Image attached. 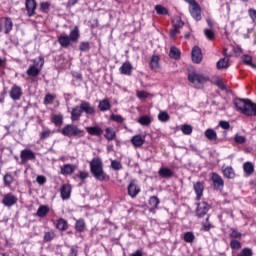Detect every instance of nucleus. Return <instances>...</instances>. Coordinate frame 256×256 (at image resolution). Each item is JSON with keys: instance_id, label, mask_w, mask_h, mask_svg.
Listing matches in <instances>:
<instances>
[{"instance_id": "obj_46", "label": "nucleus", "mask_w": 256, "mask_h": 256, "mask_svg": "<svg viewBox=\"0 0 256 256\" xmlns=\"http://www.w3.org/2000/svg\"><path fill=\"white\" fill-rule=\"evenodd\" d=\"M183 239L186 243H193L195 241V234L193 232H186Z\"/></svg>"}, {"instance_id": "obj_43", "label": "nucleus", "mask_w": 256, "mask_h": 256, "mask_svg": "<svg viewBox=\"0 0 256 256\" xmlns=\"http://www.w3.org/2000/svg\"><path fill=\"white\" fill-rule=\"evenodd\" d=\"M52 122L56 127H61V125H63V115H54L52 118Z\"/></svg>"}, {"instance_id": "obj_6", "label": "nucleus", "mask_w": 256, "mask_h": 256, "mask_svg": "<svg viewBox=\"0 0 256 256\" xmlns=\"http://www.w3.org/2000/svg\"><path fill=\"white\" fill-rule=\"evenodd\" d=\"M9 96L12 101H20L21 97H23V88L14 84L10 89Z\"/></svg>"}, {"instance_id": "obj_41", "label": "nucleus", "mask_w": 256, "mask_h": 256, "mask_svg": "<svg viewBox=\"0 0 256 256\" xmlns=\"http://www.w3.org/2000/svg\"><path fill=\"white\" fill-rule=\"evenodd\" d=\"M55 133V131H51L49 129H44L41 133H40V139L42 141H45V139H49V137H51V135H53Z\"/></svg>"}, {"instance_id": "obj_26", "label": "nucleus", "mask_w": 256, "mask_h": 256, "mask_svg": "<svg viewBox=\"0 0 256 256\" xmlns=\"http://www.w3.org/2000/svg\"><path fill=\"white\" fill-rule=\"evenodd\" d=\"M160 58L158 55H153L150 59L149 65L152 71H157L161 66L159 65Z\"/></svg>"}, {"instance_id": "obj_49", "label": "nucleus", "mask_w": 256, "mask_h": 256, "mask_svg": "<svg viewBox=\"0 0 256 256\" xmlns=\"http://www.w3.org/2000/svg\"><path fill=\"white\" fill-rule=\"evenodd\" d=\"M185 25V22L181 20V18H177L173 21V27L174 29H178L179 31L183 29V26Z\"/></svg>"}, {"instance_id": "obj_54", "label": "nucleus", "mask_w": 256, "mask_h": 256, "mask_svg": "<svg viewBox=\"0 0 256 256\" xmlns=\"http://www.w3.org/2000/svg\"><path fill=\"white\" fill-rule=\"evenodd\" d=\"M213 225L209 223V217L206 218V222L202 224V231H211Z\"/></svg>"}, {"instance_id": "obj_58", "label": "nucleus", "mask_w": 256, "mask_h": 256, "mask_svg": "<svg viewBox=\"0 0 256 256\" xmlns=\"http://www.w3.org/2000/svg\"><path fill=\"white\" fill-rule=\"evenodd\" d=\"M78 179H80V181H85V179H87L89 177V172L86 171H79L77 174Z\"/></svg>"}, {"instance_id": "obj_62", "label": "nucleus", "mask_w": 256, "mask_h": 256, "mask_svg": "<svg viewBox=\"0 0 256 256\" xmlns=\"http://www.w3.org/2000/svg\"><path fill=\"white\" fill-rule=\"evenodd\" d=\"M55 99V97H53V95L51 94H47L44 98V104L45 105H50V103H53V100Z\"/></svg>"}, {"instance_id": "obj_34", "label": "nucleus", "mask_w": 256, "mask_h": 256, "mask_svg": "<svg viewBox=\"0 0 256 256\" xmlns=\"http://www.w3.org/2000/svg\"><path fill=\"white\" fill-rule=\"evenodd\" d=\"M217 69H229L230 65L229 64V59L227 58H222L217 62Z\"/></svg>"}, {"instance_id": "obj_18", "label": "nucleus", "mask_w": 256, "mask_h": 256, "mask_svg": "<svg viewBox=\"0 0 256 256\" xmlns=\"http://www.w3.org/2000/svg\"><path fill=\"white\" fill-rule=\"evenodd\" d=\"M86 131L89 135H93L94 137H101V135H103V128L97 125L86 127Z\"/></svg>"}, {"instance_id": "obj_29", "label": "nucleus", "mask_w": 256, "mask_h": 256, "mask_svg": "<svg viewBox=\"0 0 256 256\" xmlns=\"http://www.w3.org/2000/svg\"><path fill=\"white\" fill-rule=\"evenodd\" d=\"M158 174H159V177H163L164 179H167L169 177H173V170L162 167L159 169Z\"/></svg>"}, {"instance_id": "obj_30", "label": "nucleus", "mask_w": 256, "mask_h": 256, "mask_svg": "<svg viewBox=\"0 0 256 256\" xmlns=\"http://www.w3.org/2000/svg\"><path fill=\"white\" fill-rule=\"evenodd\" d=\"M204 135L206 137V139H208L209 141H217V132H215V130L209 128L204 132Z\"/></svg>"}, {"instance_id": "obj_33", "label": "nucleus", "mask_w": 256, "mask_h": 256, "mask_svg": "<svg viewBox=\"0 0 256 256\" xmlns=\"http://www.w3.org/2000/svg\"><path fill=\"white\" fill-rule=\"evenodd\" d=\"M68 37L72 43L77 42L79 40V28L75 27L73 30H71Z\"/></svg>"}, {"instance_id": "obj_28", "label": "nucleus", "mask_w": 256, "mask_h": 256, "mask_svg": "<svg viewBox=\"0 0 256 256\" xmlns=\"http://www.w3.org/2000/svg\"><path fill=\"white\" fill-rule=\"evenodd\" d=\"M56 229L59 231H67V229H69V223H67V220L60 218L56 222Z\"/></svg>"}, {"instance_id": "obj_38", "label": "nucleus", "mask_w": 256, "mask_h": 256, "mask_svg": "<svg viewBox=\"0 0 256 256\" xmlns=\"http://www.w3.org/2000/svg\"><path fill=\"white\" fill-rule=\"evenodd\" d=\"M244 173L247 175H253V171H255L253 164L251 162H246L243 165Z\"/></svg>"}, {"instance_id": "obj_27", "label": "nucleus", "mask_w": 256, "mask_h": 256, "mask_svg": "<svg viewBox=\"0 0 256 256\" xmlns=\"http://www.w3.org/2000/svg\"><path fill=\"white\" fill-rule=\"evenodd\" d=\"M159 199L157 196H152L149 199V206H150V213H155V209H157V207L159 206Z\"/></svg>"}, {"instance_id": "obj_24", "label": "nucleus", "mask_w": 256, "mask_h": 256, "mask_svg": "<svg viewBox=\"0 0 256 256\" xmlns=\"http://www.w3.org/2000/svg\"><path fill=\"white\" fill-rule=\"evenodd\" d=\"M81 115H83V112L80 106L72 108L71 121H79L81 119Z\"/></svg>"}, {"instance_id": "obj_7", "label": "nucleus", "mask_w": 256, "mask_h": 256, "mask_svg": "<svg viewBox=\"0 0 256 256\" xmlns=\"http://www.w3.org/2000/svg\"><path fill=\"white\" fill-rule=\"evenodd\" d=\"M17 196L13 193H7L2 198V204L4 207H13V205H17Z\"/></svg>"}, {"instance_id": "obj_64", "label": "nucleus", "mask_w": 256, "mask_h": 256, "mask_svg": "<svg viewBox=\"0 0 256 256\" xmlns=\"http://www.w3.org/2000/svg\"><path fill=\"white\" fill-rule=\"evenodd\" d=\"M219 127H221L222 129H229L231 127V124H229L228 121L221 120L219 122Z\"/></svg>"}, {"instance_id": "obj_9", "label": "nucleus", "mask_w": 256, "mask_h": 256, "mask_svg": "<svg viewBox=\"0 0 256 256\" xmlns=\"http://www.w3.org/2000/svg\"><path fill=\"white\" fill-rule=\"evenodd\" d=\"M127 189L128 195L132 197V199H135V197L141 193V188L137 185V180H131Z\"/></svg>"}, {"instance_id": "obj_39", "label": "nucleus", "mask_w": 256, "mask_h": 256, "mask_svg": "<svg viewBox=\"0 0 256 256\" xmlns=\"http://www.w3.org/2000/svg\"><path fill=\"white\" fill-rule=\"evenodd\" d=\"M75 229L79 233H83V231H85V221L83 219L77 220L75 223Z\"/></svg>"}, {"instance_id": "obj_36", "label": "nucleus", "mask_w": 256, "mask_h": 256, "mask_svg": "<svg viewBox=\"0 0 256 256\" xmlns=\"http://www.w3.org/2000/svg\"><path fill=\"white\" fill-rule=\"evenodd\" d=\"M169 57H171V59H179V57H181V51L179 48L171 47L169 51Z\"/></svg>"}, {"instance_id": "obj_55", "label": "nucleus", "mask_w": 256, "mask_h": 256, "mask_svg": "<svg viewBox=\"0 0 256 256\" xmlns=\"http://www.w3.org/2000/svg\"><path fill=\"white\" fill-rule=\"evenodd\" d=\"M111 120L112 121H115L116 123H123L125 121V119L123 118V116L121 115H115V114H112L110 116Z\"/></svg>"}, {"instance_id": "obj_8", "label": "nucleus", "mask_w": 256, "mask_h": 256, "mask_svg": "<svg viewBox=\"0 0 256 256\" xmlns=\"http://www.w3.org/2000/svg\"><path fill=\"white\" fill-rule=\"evenodd\" d=\"M35 152L31 149H24L20 152V159L22 163H27V161H35Z\"/></svg>"}, {"instance_id": "obj_20", "label": "nucleus", "mask_w": 256, "mask_h": 256, "mask_svg": "<svg viewBox=\"0 0 256 256\" xmlns=\"http://www.w3.org/2000/svg\"><path fill=\"white\" fill-rule=\"evenodd\" d=\"M119 71L122 75L131 76V74L133 73V65H131V62H124L120 67Z\"/></svg>"}, {"instance_id": "obj_19", "label": "nucleus", "mask_w": 256, "mask_h": 256, "mask_svg": "<svg viewBox=\"0 0 256 256\" xmlns=\"http://www.w3.org/2000/svg\"><path fill=\"white\" fill-rule=\"evenodd\" d=\"M60 195L61 198L65 201L71 197V185L70 184H64L60 188Z\"/></svg>"}, {"instance_id": "obj_35", "label": "nucleus", "mask_w": 256, "mask_h": 256, "mask_svg": "<svg viewBox=\"0 0 256 256\" xmlns=\"http://www.w3.org/2000/svg\"><path fill=\"white\" fill-rule=\"evenodd\" d=\"M222 171H223L224 177H227V179H233L235 177V171L231 166L223 168Z\"/></svg>"}, {"instance_id": "obj_15", "label": "nucleus", "mask_w": 256, "mask_h": 256, "mask_svg": "<svg viewBox=\"0 0 256 256\" xmlns=\"http://www.w3.org/2000/svg\"><path fill=\"white\" fill-rule=\"evenodd\" d=\"M193 189L196 193V201H201V197H203V191L205 189V185L203 182L198 181L193 184Z\"/></svg>"}, {"instance_id": "obj_32", "label": "nucleus", "mask_w": 256, "mask_h": 256, "mask_svg": "<svg viewBox=\"0 0 256 256\" xmlns=\"http://www.w3.org/2000/svg\"><path fill=\"white\" fill-rule=\"evenodd\" d=\"M98 109H100V111H103V112L109 111V109H111V103L109 102V100L104 99L99 102Z\"/></svg>"}, {"instance_id": "obj_57", "label": "nucleus", "mask_w": 256, "mask_h": 256, "mask_svg": "<svg viewBox=\"0 0 256 256\" xmlns=\"http://www.w3.org/2000/svg\"><path fill=\"white\" fill-rule=\"evenodd\" d=\"M205 37L211 41L215 37V32L211 29H205L204 30Z\"/></svg>"}, {"instance_id": "obj_59", "label": "nucleus", "mask_w": 256, "mask_h": 256, "mask_svg": "<svg viewBox=\"0 0 256 256\" xmlns=\"http://www.w3.org/2000/svg\"><path fill=\"white\" fill-rule=\"evenodd\" d=\"M230 247L231 249H241V242L238 240H231Z\"/></svg>"}, {"instance_id": "obj_3", "label": "nucleus", "mask_w": 256, "mask_h": 256, "mask_svg": "<svg viewBox=\"0 0 256 256\" xmlns=\"http://www.w3.org/2000/svg\"><path fill=\"white\" fill-rule=\"evenodd\" d=\"M64 137H85V131L77 127L75 124H67L60 130Z\"/></svg>"}, {"instance_id": "obj_13", "label": "nucleus", "mask_w": 256, "mask_h": 256, "mask_svg": "<svg viewBox=\"0 0 256 256\" xmlns=\"http://www.w3.org/2000/svg\"><path fill=\"white\" fill-rule=\"evenodd\" d=\"M192 61L193 63H201V61H203V53L201 52V48L199 46H194L192 48Z\"/></svg>"}, {"instance_id": "obj_31", "label": "nucleus", "mask_w": 256, "mask_h": 256, "mask_svg": "<svg viewBox=\"0 0 256 256\" xmlns=\"http://www.w3.org/2000/svg\"><path fill=\"white\" fill-rule=\"evenodd\" d=\"M47 213H49V206L47 205H41L39 206L36 215L37 217L43 218L46 217Z\"/></svg>"}, {"instance_id": "obj_50", "label": "nucleus", "mask_w": 256, "mask_h": 256, "mask_svg": "<svg viewBox=\"0 0 256 256\" xmlns=\"http://www.w3.org/2000/svg\"><path fill=\"white\" fill-rule=\"evenodd\" d=\"M245 141H247L245 136H241L239 134H236L235 137H234V142L237 143V145H243V143H245Z\"/></svg>"}, {"instance_id": "obj_11", "label": "nucleus", "mask_w": 256, "mask_h": 256, "mask_svg": "<svg viewBox=\"0 0 256 256\" xmlns=\"http://www.w3.org/2000/svg\"><path fill=\"white\" fill-rule=\"evenodd\" d=\"M210 209H211V206L207 202H200L198 203V206L196 209V216L199 218L205 217V214L209 213Z\"/></svg>"}, {"instance_id": "obj_22", "label": "nucleus", "mask_w": 256, "mask_h": 256, "mask_svg": "<svg viewBox=\"0 0 256 256\" xmlns=\"http://www.w3.org/2000/svg\"><path fill=\"white\" fill-rule=\"evenodd\" d=\"M58 43L63 47L64 49H67L69 45H71V39L69 38V35L67 34H62L61 36L58 37Z\"/></svg>"}, {"instance_id": "obj_45", "label": "nucleus", "mask_w": 256, "mask_h": 256, "mask_svg": "<svg viewBox=\"0 0 256 256\" xmlns=\"http://www.w3.org/2000/svg\"><path fill=\"white\" fill-rule=\"evenodd\" d=\"M55 239V231L50 230L48 232H45L44 234V241L46 243H49V241H53Z\"/></svg>"}, {"instance_id": "obj_1", "label": "nucleus", "mask_w": 256, "mask_h": 256, "mask_svg": "<svg viewBox=\"0 0 256 256\" xmlns=\"http://www.w3.org/2000/svg\"><path fill=\"white\" fill-rule=\"evenodd\" d=\"M236 110L246 117H256V103L250 99L236 98L234 100Z\"/></svg>"}, {"instance_id": "obj_44", "label": "nucleus", "mask_w": 256, "mask_h": 256, "mask_svg": "<svg viewBox=\"0 0 256 256\" xmlns=\"http://www.w3.org/2000/svg\"><path fill=\"white\" fill-rule=\"evenodd\" d=\"M4 186L10 187V185L13 183V175L11 173H6L3 177Z\"/></svg>"}, {"instance_id": "obj_25", "label": "nucleus", "mask_w": 256, "mask_h": 256, "mask_svg": "<svg viewBox=\"0 0 256 256\" xmlns=\"http://www.w3.org/2000/svg\"><path fill=\"white\" fill-rule=\"evenodd\" d=\"M104 137L107 141H113L117 137V132L112 127H108L105 129Z\"/></svg>"}, {"instance_id": "obj_61", "label": "nucleus", "mask_w": 256, "mask_h": 256, "mask_svg": "<svg viewBox=\"0 0 256 256\" xmlns=\"http://www.w3.org/2000/svg\"><path fill=\"white\" fill-rule=\"evenodd\" d=\"M136 95H137L138 99H141V100H145V99H147V97H149V93H147L145 91H138Z\"/></svg>"}, {"instance_id": "obj_10", "label": "nucleus", "mask_w": 256, "mask_h": 256, "mask_svg": "<svg viewBox=\"0 0 256 256\" xmlns=\"http://www.w3.org/2000/svg\"><path fill=\"white\" fill-rule=\"evenodd\" d=\"M211 181L213 184V188L217 191L221 190V188L225 185V182L223 181V178L221 175L213 172L211 176Z\"/></svg>"}, {"instance_id": "obj_63", "label": "nucleus", "mask_w": 256, "mask_h": 256, "mask_svg": "<svg viewBox=\"0 0 256 256\" xmlns=\"http://www.w3.org/2000/svg\"><path fill=\"white\" fill-rule=\"evenodd\" d=\"M78 253H79V247L77 245H74L70 249L69 256H77Z\"/></svg>"}, {"instance_id": "obj_14", "label": "nucleus", "mask_w": 256, "mask_h": 256, "mask_svg": "<svg viewBox=\"0 0 256 256\" xmlns=\"http://www.w3.org/2000/svg\"><path fill=\"white\" fill-rule=\"evenodd\" d=\"M25 7L28 17H33V15H35V10L37 9V2L35 0H26Z\"/></svg>"}, {"instance_id": "obj_4", "label": "nucleus", "mask_w": 256, "mask_h": 256, "mask_svg": "<svg viewBox=\"0 0 256 256\" xmlns=\"http://www.w3.org/2000/svg\"><path fill=\"white\" fill-rule=\"evenodd\" d=\"M188 81L193 83L196 89H201V87H203V85L209 81V77L201 73L191 72L188 74Z\"/></svg>"}, {"instance_id": "obj_5", "label": "nucleus", "mask_w": 256, "mask_h": 256, "mask_svg": "<svg viewBox=\"0 0 256 256\" xmlns=\"http://www.w3.org/2000/svg\"><path fill=\"white\" fill-rule=\"evenodd\" d=\"M45 65V59L42 57L34 60V65H31L26 71L29 77H37L41 73V69Z\"/></svg>"}, {"instance_id": "obj_47", "label": "nucleus", "mask_w": 256, "mask_h": 256, "mask_svg": "<svg viewBox=\"0 0 256 256\" xmlns=\"http://www.w3.org/2000/svg\"><path fill=\"white\" fill-rule=\"evenodd\" d=\"M158 119L159 121H161L162 123H167V121H169L170 117H169V114L165 111H161L159 114H158Z\"/></svg>"}, {"instance_id": "obj_40", "label": "nucleus", "mask_w": 256, "mask_h": 256, "mask_svg": "<svg viewBox=\"0 0 256 256\" xmlns=\"http://www.w3.org/2000/svg\"><path fill=\"white\" fill-rule=\"evenodd\" d=\"M138 123L144 127H149L151 125V118L149 116H142L138 119Z\"/></svg>"}, {"instance_id": "obj_48", "label": "nucleus", "mask_w": 256, "mask_h": 256, "mask_svg": "<svg viewBox=\"0 0 256 256\" xmlns=\"http://www.w3.org/2000/svg\"><path fill=\"white\" fill-rule=\"evenodd\" d=\"M181 131L184 135H191V133H193V127L189 124H184L181 127Z\"/></svg>"}, {"instance_id": "obj_23", "label": "nucleus", "mask_w": 256, "mask_h": 256, "mask_svg": "<svg viewBox=\"0 0 256 256\" xmlns=\"http://www.w3.org/2000/svg\"><path fill=\"white\" fill-rule=\"evenodd\" d=\"M131 143L134 147H143L145 144V136L135 135L131 138Z\"/></svg>"}, {"instance_id": "obj_42", "label": "nucleus", "mask_w": 256, "mask_h": 256, "mask_svg": "<svg viewBox=\"0 0 256 256\" xmlns=\"http://www.w3.org/2000/svg\"><path fill=\"white\" fill-rule=\"evenodd\" d=\"M242 60L245 65L252 67V69H253V67H256V65L253 63V57H251L249 55H244V56H242Z\"/></svg>"}, {"instance_id": "obj_16", "label": "nucleus", "mask_w": 256, "mask_h": 256, "mask_svg": "<svg viewBox=\"0 0 256 256\" xmlns=\"http://www.w3.org/2000/svg\"><path fill=\"white\" fill-rule=\"evenodd\" d=\"M80 109L82 113H85L87 115H95V107L91 106V103L87 101L81 102Z\"/></svg>"}, {"instance_id": "obj_12", "label": "nucleus", "mask_w": 256, "mask_h": 256, "mask_svg": "<svg viewBox=\"0 0 256 256\" xmlns=\"http://www.w3.org/2000/svg\"><path fill=\"white\" fill-rule=\"evenodd\" d=\"M190 15L195 19L196 21H201V7L197 2H193L190 7Z\"/></svg>"}, {"instance_id": "obj_17", "label": "nucleus", "mask_w": 256, "mask_h": 256, "mask_svg": "<svg viewBox=\"0 0 256 256\" xmlns=\"http://www.w3.org/2000/svg\"><path fill=\"white\" fill-rule=\"evenodd\" d=\"M75 169H77V167L74 164H64L63 166H60V174L65 176L73 175Z\"/></svg>"}, {"instance_id": "obj_56", "label": "nucleus", "mask_w": 256, "mask_h": 256, "mask_svg": "<svg viewBox=\"0 0 256 256\" xmlns=\"http://www.w3.org/2000/svg\"><path fill=\"white\" fill-rule=\"evenodd\" d=\"M80 51L87 52L91 49L89 42H82L79 46Z\"/></svg>"}, {"instance_id": "obj_37", "label": "nucleus", "mask_w": 256, "mask_h": 256, "mask_svg": "<svg viewBox=\"0 0 256 256\" xmlns=\"http://www.w3.org/2000/svg\"><path fill=\"white\" fill-rule=\"evenodd\" d=\"M155 11L157 15H169V10L161 4L155 6Z\"/></svg>"}, {"instance_id": "obj_52", "label": "nucleus", "mask_w": 256, "mask_h": 256, "mask_svg": "<svg viewBox=\"0 0 256 256\" xmlns=\"http://www.w3.org/2000/svg\"><path fill=\"white\" fill-rule=\"evenodd\" d=\"M49 7H51V4L49 2L40 3V11H42L43 13H49Z\"/></svg>"}, {"instance_id": "obj_2", "label": "nucleus", "mask_w": 256, "mask_h": 256, "mask_svg": "<svg viewBox=\"0 0 256 256\" xmlns=\"http://www.w3.org/2000/svg\"><path fill=\"white\" fill-rule=\"evenodd\" d=\"M90 173H92L97 181H106V179H109L103 170V161L99 157L93 158L90 161Z\"/></svg>"}, {"instance_id": "obj_53", "label": "nucleus", "mask_w": 256, "mask_h": 256, "mask_svg": "<svg viewBox=\"0 0 256 256\" xmlns=\"http://www.w3.org/2000/svg\"><path fill=\"white\" fill-rule=\"evenodd\" d=\"M237 256H253V250L251 248H244Z\"/></svg>"}, {"instance_id": "obj_21", "label": "nucleus", "mask_w": 256, "mask_h": 256, "mask_svg": "<svg viewBox=\"0 0 256 256\" xmlns=\"http://www.w3.org/2000/svg\"><path fill=\"white\" fill-rule=\"evenodd\" d=\"M2 23L4 25L5 35H9V33H11V31H13V20L9 17H6V18H4V20H2Z\"/></svg>"}, {"instance_id": "obj_60", "label": "nucleus", "mask_w": 256, "mask_h": 256, "mask_svg": "<svg viewBox=\"0 0 256 256\" xmlns=\"http://www.w3.org/2000/svg\"><path fill=\"white\" fill-rule=\"evenodd\" d=\"M230 237H232L233 239H241L242 234H241V232H239L235 229H232V232L230 233Z\"/></svg>"}, {"instance_id": "obj_51", "label": "nucleus", "mask_w": 256, "mask_h": 256, "mask_svg": "<svg viewBox=\"0 0 256 256\" xmlns=\"http://www.w3.org/2000/svg\"><path fill=\"white\" fill-rule=\"evenodd\" d=\"M111 167L112 169H114L115 171H121V169H123V165L121 164V162L117 161V160H113L111 162Z\"/></svg>"}]
</instances>
